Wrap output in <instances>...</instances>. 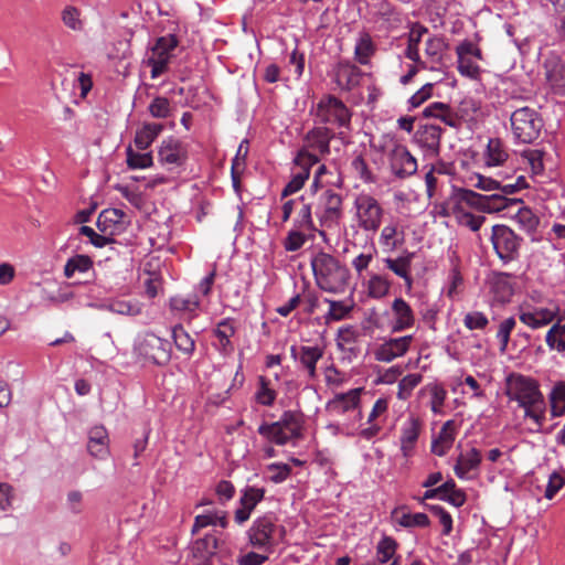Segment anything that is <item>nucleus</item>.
Listing matches in <instances>:
<instances>
[{
  "mask_svg": "<svg viewBox=\"0 0 565 565\" xmlns=\"http://www.w3.org/2000/svg\"><path fill=\"white\" fill-rule=\"evenodd\" d=\"M505 395L524 408V416L535 424L540 431L545 420L546 405L537 381L519 373H511L505 379Z\"/></svg>",
  "mask_w": 565,
  "mask_h": 565,
  "instance_id": "f257e3e1",
  "label": "nucleus"
},
{
  "mask_svg": "<svg viewBox=\"0 0 565 565\" xmlns=\"http://www.w3.org/2000/svg\"><path fill=\"white\" fill-rule=\"evenodd\" d=\"M311 267L317 286L330 294H340L347 289L350 280L349 269L338 258L319 252L311 258Z\"/></svg>",
  "mask_w": 565,
  "mask_h": 565,
  "instance_id": "f03ea898",
  "label": "nucleus"
},
{
  "mask_svg": "<svg viewBox=\"0 0 565 565\" xmlns=\"http://www.w3.org/2000/svg\"><path fill=\"white\" fill-rule=\"evenodd\" d=\"M303 415L300 412L286 411L278 422L262 424L258 427V433L269 441L284 446L303 437Z\"/></svg>",
  "mask_w": 565,
  "mask_h": 565,
  "instance_id": "7ed1b4c3",
  "label": "nucleus"
},
{
  "mask_svg": "<svg viewBox=\"0 0 565 565\" xmlns=\"http://www.w3.org/2000/svg\"><path fill=\"white\" fill-rule=\"evenodd\" d=\"M354 220L359 230L375 234L384 220L385 210L370 193H360L353 201Z\"/></svg>",
  "mask_w": 565,
  "mask_h": 565,
  "instance_id": "20e7f679",
  "label": "nucleus"
},
{
  "mask_svg": "<svg viewBox=\"0 0 565 565\" xmlns=\"http://www.w3.org/2000/svg\"><path fill=\"white\" fill-rule=\"evenodd\" d=\"M510 121L515 139L523 143L535 141L544 127L541 115L526 106L515 109L511 114Z\"/></svg>",
  "mask_w": 565,
  "mask_h": 565,
  "instance_id": "39448f33",
  "label": "nucleus"
},
{
  "mask_svg": "<svg viewBox=\"0 0 565 565\" xmlns=\"http://www.w3.org/2000/svg\"><path fill=\"white\" fill-rule=\"evenodd\" d=\"M135 353L145 362L166 365L171 359V345L154 333H146L135 345Z\"/></svg>",
  "mask_w": 565,
  "mask_h": 565,
  "instance_id": "423d86ee",
  "label": "nucleus"
},
{
  "mask_svg": "<svg viewBox=\"0 0 565 565\" xmlns=\"http://www.w3.org/2000/svg\"><path fill=\"white\" fill-rule=\"evenodd\" d=\"M279 533L281 537L285 534L282 526H277L276 519L266 514L257 518L248 530L249 543L256 548L269 550L277 541L276 536Z\"/></svg>",
  "mask_w": 565,
  "mask_h": 565,
  "instance_id": "0eeeda50",
  "label": "nucleus"
},
{
  "mask_svg": "<svg viewBox=\"0 0 565 565\" xmlns=\"http://www.w3.org/2000/svg\"><path fill=\"white\" fill-rule=\"evenodd\" d=\"M316 118L320 124H329L337 127H349L351 111L339 98L328 95L317 104Z\"/></svg>",
  "mask_w": 565,
  "mask_h": 565,
  "instance_id": "6e6552de",
  "label": "nucleus"
},
{
  "mask_svg": "<svg viewBox=\"0 0 565 565\" xmlns=\"http://www.w3.org/2000/svg\"><path fill=\"white\" fill-rule=\"evenodd\" d=\"M491 241L501 260L509 263L518 258L522 238L510 227L505 225H494L492 227Z\"/></svg>",
  "mask_w": 565,
  "mask_h": 565,
  "instance_id": "1a4fd4ad",
  "label": "nucleus"
},
{
  "mask_svg": "<svg viewBox=\"0 0 565 565\" xmlns=\"http://www.w3.org/2000/svg\"><path fill=\"white\" fill-rule=\"evenodd\" d=\"M459 203L467 204L487 213L500 212L509 206V200L502 194L482 195L472 190L462 189L458 192Z\"/></svg>",
  "mask_w": 565,
  "mask_h": 565,
  "instance_id": "9d476101",
  "label": "nucleus"
},
{
  "mask_svg": "<svg viewBox=\"0 0 565 565\" xmlns=\"http://www.w3.org/2000/svg\"><path fill=\"white\" fill-rule=\"evenodd\" d=\"M319 160L320 159L316 154L309 153L306 149L299 150L294 160L295 167L298 171L292 172V178L284 188L281 198H287L298 192L308 180L311 167L317 164Z\"/></svg>",
  "mask_w": 565,
  "mask_h": 565,
  "instance_id": "9b49d317",
  "label": "nucleus"
},
{
  "mask_svg": "<svg viewBox=\"0 0 565 565\" xmlns=\"http://www.w3.org/2000/svg\"><path fill=\"white\" fill-rule=\"evenodd\" d=\"M342 196L333 190H326L319 198V211L317 215L322 226L337 225L342 217Z\"/></svg>",
  "mask_w": 565,
  "mask_h": 565,
  "instance_id": "f8f14e48",
  "label": "nucleus"
},
{
  "mask_svg": "<svg viewBox=\"0 0 565 565\" xmlns=\"http://www.w3.org/2000/svg\"><path fill=\"white\" fill-rule=\"evenodd\" d=\"M177 45L178 40L171 34L161 36L157 40L152 47V54L148 58V64L151 66L152 78H157L167 71L171 52L177 47Z\"/></svg>",
  "mask_w": 565,
  "mask_h": 565,
  "instance_id": "ddd939ff",
  "label": "nucleus"
},
{
  "mask_svg": "<svg viewBox=\"0 0 565 565\" xmlns=\"http://www.w3.org/2000/svg\"><path fill=\"white\" fill-rule=\"evenodd\" d=\"M441 134L443 129L439 126L423 125L414 134V141L425 152V156L438 157Z\"/></svg>",
  "mask_w": 565,
  "mask_h": 565,
  "instance_id": "4468645a",
  "label": "nucleus"
},
{
  "mask_svg": "<svg viewBox=\"0 0 565 565\" xmlns=\"http://www.w3.org/2000/svg\"><path fill=\"white\" fill-rule=\"evenodd\" d=\"M412 342L413 335H404L385 340L374 350V358L379 362H392L396 358L406 354L411 348Z\"/></svg>",
  "mask_w": 565,
  "mask_h": 565,
  "instance_id": "2eb2a0df",
  "label": "nucleus"
},
{
  "mask_svg": "<svg viewBox=\"0 0 565 565\" xmlns=\"http://www.w3.org/2000/svg\"><path fill=\"white\" fill-rule=\"evenodd\" d=\"M379 243L384 250L394 252L405 244V226L397 217H391L382 227Z\"/></svg>",
  "mask_w": 565,
  "mask_h": 565,
  "instance_id": "dca6fc26",
  "label": "nucleus"
},
{
  "mask_svg": "<svg viewBox=\"0 0 565 565\" xmlns=\"http://www.w3.org/2000/svg\"><path fill=\"white\" fill-rule=\"evenodd\" d=\"M334 137L331 129L318 126L309 130L305 137V147L309 153L326 156L330 153V141Z\"/></svg>",
  "mask_w": 565,
  "mask_h": 565,
  "instance_id": "f3484780",
  "label": "nucleus"
},
{
  "mask_svg": "<svg viewBox=\"0 0 565 565\" xmlns=\"http://www.w3.org/2000/svg\"><path fill=\"white\" fill-rule=\"evenodd\" d=\"M291 358L299 362L301 367L307 371L308 377L313 380L317 377V363L322 359L324 350L318 345H301L290 348Z\"/></svg>",
  "mask_w": 565,
  "mask_h": 565,
  "instance_id": "a211bd4d",
  "label": "nucleus"
},
{
  "mask_svg": "<svg viewBox=\"0 0 565 565\" xmlns=\"http://www.w3.org/2000/svg\"><path fill=\"white\" fill-rule=\"evenodd\" d=\"M392 172L398 178L414 174L417 170V161L409 151L401 145L395 146L390 153Z\"/></svg>",
  "mask_w": 565,
  "mask_h": 565,
  "instance_id": "6ab92c4d",
  "label": "nucleus"
},
{
  "mask_svg": "<svg viewBox=\"0 0 565 565\" xmlns=\"http://www.w3.org/2000/svg\"><path fill=\"white\" fill-rule=\"evenodd\" d=\"M448 50V43L440 35H429L425 41V58L430 71H438L445 65L444 57Z\"/></svg>",
  "mask_w": 565,
  "mask_h": 565,
  "instance_id": "aec40b11",
  "label": "nucleus"
},
{
  "mask_svg": "<svg viewBox=\"0 0 565 565\" xmlns=\"http://www.w3.org/2000/svg\"><path fill=\"white\" fill-rule=\"evenodd\" d=\"M429 33L428 28L419 22H412L406 34V49L404 56L412 62H419L423 66V57L419 53V45L423 38Z\"/></svg>",
  "mask_w": 565,
  "mask_h": 565,
  "instance_id": "412c9836",
  "label": "nucleus"
},
{
  "mask_svg": "<svg viewBox=\"0 0 565 565\" xmlns=\"http://www.w3.org/2000/svg\"><path fill=\"white\" fill-rule=\"evenodd\" d=\"M423 427L422 420L416 416H409L401 428V451L405 458L412 456Z\"/></svg>",
  "mask_w": 565,
  "mask_h": 565,
  "instance_id": "4be33fe9",
  "label": "nucleus"
},
{
  "mask_svg": "<svg viewBox=\"0 0 565 565\" xmlns=\"http://www.w3.org/2000/svg\"><path fill=\"white\" fill-rule=\"evenodd\" d=\"M545 77L556 93L565 90V62L556 54H550L544 61Z\"/></svg>",
  "mask_w": 565,
  "mask_h": 565,
  "instance_id": "5701e85b",
  "label": "nucleus"
},
{
  "mask_svg": "<svg viewBox=\"0 0 565 565\" xmlns=\"http://www.w3.org/2000/svg\"><path fill=\"white\" fill-rule=\"evenodd\" d=\"M158 157L162 164L179 167L185 162L188 153L181 141L168 138L162 141L158 151Z\"/></svg>",
  "mask_w": 565,
  "mask_h": 565,
  "instance_id": "b1692460",
  "label": "nucleus"
},
{
  "mask_svg": "<svg viewBox=\"0 0 565 565\" xmlns=\"http://www.w3.org/2000/svg\"><path fill=\"white\" fill-rule=\"evenodd\" d=\"M333 76L341 89L351 90L360 84L362 71L348 62H340L334 66Z\"/></svg>",
  "mask_w": 565,
  "mask_h": 565,
  "instance_id": "393cba45",
  "label": "nucleus"
},
{
  "mask_svg": "<svg viewBox=\"0 0 565 565\" xmlns=\"http://www.w3.org/2000/svg\"><path fill=\"white\" fill-rule=\"evenodd\" d=\"M361 392L362 388H353L347 393L335 394V396L327 403V411L341 415L356 408L360 404Z\"/></svg>",
  "mask_w": 565,
  "mask_h": 565,
  "instance_id": "a878e982",
  "label": "nucleus"
},
{
  "mask_svg": "<svg viewBox=\"0 0 565 565\" xmlns=\"http://www.w3.org/2000/svg\"><path fill=\"white\" fill-rule=\"evenodd\" d=\"M394 315L393 331L398 332L414 326L415 317L411 306L402 298H396L392 305Z\"/></svg>",
  "mask_w": 565,
  "mask_h": 565,
  "instance_id": "bb28decb",
  "label": "nucleus"
},
{
  "mask_svg": "<svg viewBox=\"0 0 565 565\" xmlns=\"http://www.w3.org/2000/svg\"><path fill=\"white\" fill-rule=\"evenodd\" d=\"M481 452L477 448H470L461 452L454 467L455 473L460 479H469V472L477 470L481 463Z\"/></svg>",
  "mask_w": 565,
  "mask_h": 565,
  "instance_id": "cd10ccee",
  "label": "nucleus"
},
{
  "mask_svg": "<svg viewBox=\"0 0 565 565\" xmlns=\"http://www.w3.org/2000/svg\"><path fill=\"white\" fill-rule=\"evenodd\" d=\"M392 519L396 524L406 529L427 527L430 524L427 514L422 512L411 513L407 511L406 507H399L394 509L392 511Z\"/></svg>",
  "mask_w": 565,
  "mask_h": 565,
  "instance_id": "c85d7f7f",
  "label": "nucleus"
},
{
  "mask_svg": "<svg viewBox=\"0 0 565 565\" xmlns=\"http://www.w3.org/2000/svg\"><path fill=\"white\" fill-rule=\"evenodd\" d=\"M456 435L457 431L455 422L447 420L443 425L437 438H435L431 443V452L439 457L445 456L452 447Z\"/></svg>",
  "mask_w": 565,
  "mask_h": 565,
  "instance_id": "c756f323",
  "label": "nucleus"
},
{
  "mask_svg": "<svg viewBox=\"0 0 565 565\" xmlns=\"http://www.w3.org/2000/svg\"><path fill=\"white\" fill-rule=\"evenodd\" d=\"M108 434L104 426L90 428L88 433L87 449L93 457L104 458L108 454Z\"/></svg>",
  "mask_w": 565,
  "mask_h": 565,
  "instance_id": "7c9ffc66",
  "label": "nucleus"
},
{
  "mask_svg": "<svg viewBox=\"0 0 565 565\" xmlns=\"http://www.w3.org/2000/svg\"><path fill=\"white\" fill-rule=\"evenodd\" d=\"M424 117L427 118H437L452 128H458L460 126V118L457 114H455L450 106L444 103L435 102L428 105L423 110Z\"/></svg>",
  "mask_w": 565,
  "mask_h": 565,
  "instance_id": "2f4dec72",
  "label": "nucleus"
},
{
  "mask_svg": "<svg viewBox=\"0 0 565 565\" xmlns=\"http://www.w3.org/2000/svg\"><path fill=\"white\" fill-rule=\"evenodd\" d=\"M520 320L532 329H537L551 323L555 318V312L547 308H535L533 310H521Z\"/></svg>",
  "mask_w": 565,
  "mask_h": 565,
  "instance_id": "473e14b6",
  "label": "nucleus"
},
{
  "mask_svg": "<svg viewBox=\"0 0 565 565\" xmlns=\"http://www.w3.org/2000/svg\"><path fill=\"white\" fill-rule=\"evenodd\" d=\"M213 334L217 338V349L223 354L232 353L234 348L231 343V338L235 334V328L231 319H224L217 323L213 331Z\"/></svg>",
  "mask_w": 565,
  "mask_h": 565,
  "instance_id": "72a5a7b5",
  "label": "nucleus"
},
{
  "mask_svg": "<svg viewBox=\"0 0 565 565\" xmlns=\"http://www.w3.org/2000/svg\"><path fill=\"white\" fill-rule=\"evenodd\" d=\"M163 130V125L158 122H147L137 130L135 145L139 150H146L156 140Z\"/></svg>",
  "mask_w": 565,
  "mask_h": 565,
  "instance_id": "f704fd0d",
  "label": "nucleus"
},
{
  "mask_svg": "<svg viewBox=\"0 0 565 565\" xmlns=\"http://www.w3.org/2000/svg\"><path fill=\"white\" fill-rule=\"evenodd\" d=\"M217 550V539L207 534L202 539H198L192 543L191 552L194 558L200 561H207L212 557Z\"/></svg>",
  "mask_w": 565,
  "mask_h": 565,
  "instance_id": "c9c22d12",
  "label": "nucleus"
},
{
  "mask_svg": "<svg viewBox=\"0 0 565 565\" xmlns=\"http://www.w3.org/2000/svg\"><path fill=\"white\" fill-rule=\"evenodd\" d=\"M413 254H407L406 256H399L395 259L387 258L385 259L386 267L392 270L395 275L403 278L408 288L413 285V278L411 276V263H412Z\"/></svg>",
  "mask_w": 565,
  "mask_h": 565,
  "instance_id": "e433bc0d",
  "label": "nucleus"
},
{
  "mask_svg": "<svg viewBox=\"0 0 565 565\" xmlns=\"http://www.w3.org/2000/svg\"><path fill=\"white\" fill-rule=\"evenodd\" d=\"M546 343L551 349L558 352L565 351V311L546 333Z\"/></svg>",
  "mask_w": 565,
  "mask_h": 565,
  "instance_id": "4c0bfd02",
  "label": "nucleus"
},
{
  "mask_svg": "<svg viewBox=\"0 0 565 565\" xmlns=\"http://www.w3.org/2000/svg\"><path fill=\"white\" fill-rule=\"evenodd\" d=\"M125 216V213L118 209L104 210L97 218V227L100 232L113 235V227L117 224H121Z\"/></svg>",
  "mask_w": 565,
  "mask_h": 565,
  "instance_id": "58836bf2",
  "label": "nucleus"
},
{
  "mask_svg": "<svg viewBox=\"0 0 565 565\" xmlns=\"http://www.w3.org/2000/svg\"><path fill=\"white\" fill-rule=\"evenodd\" d=\"M324 301L329 305V311L324 316L326 322L330 321H340L349 316L354 307V302L352 299L349 300H331L324 299Z\"/></svg>",
  "mask_w": 565,
  "mask_h": 565,
  "instance_id": "ea45409f",
  "label": "nucleus"
},
{
  "mask_svg": "<svg viewBox=\"0 0 565 565\" xmlns=\"http://www.w3.org/2000/svg\"><path fill=\"white\" fill-rule=\"evenodd\" d=\"M94 262L88 255L77 254L67 259L64 266V275L71 278L75 273H87L93 268Z\"/></svg>",
  "mask_w": 565,
  "mask_h": 565,
  "instance_id": "a19ab883",
  "label": "nucleus"
},
{
  "mask_svg": "<svg viewBox=\"0 0 565 565\" xmlns=\"http://www.w3.org/2000/svg\"><path fill=\"white\" fill-rule=\"evenodd\" d=\"M172 338L177 349L180 352L188 356H191L193 354L195 349V341L181 324L173 327Z\"/></svg>",
  "mask_w": 565,
  "mask_h": 565,
  "instance_id": "79ce46f5",
  "label": "nucleus"
},
{
  "mask_svg": "<svg viewBox=\"0 0 565 565\" xmlns=\"http://www.w3.org/2000/svg\"><path fill=\"white\" fill-rule=\"evenodd\" d=\"M486 159L488 166H499L508 159V152L500 139L492 138L489 140L487 145Z\"/></svg>",
  "mask_w": 565,
  "mask_h": 565,
  "instance_id": "37998d69",
  "label": "nucleus"
},
{
  "mask_svg": "<svg viewBox=\"0 0 565 565\" xmlns=\"http://www.w3.org/2000/svg\"><path fill=\"white\" fill-rule=\"evenodd\" d=\"M454 215L456 217L457 223L460 226L467 227V228L471 230L472 232L479 231L486 221L484 216L475 215L470 212H467L462 209L461 205H459L455 209Z\"/></svg>",
  "mask_w": 565,
  "mask_h": 565,
  "instance_id": "c03bdc74",
  "label": "nucleus"
},
{
  "mask_svg": "<svg viewBox=\"0 0 565 565\" xmlns=\"http://www.w3.org/2000/svg\"><path fill=\"white\" fill-rule=\"evenodd\" d=\"M515 221L526 233H534L539 226V216L526 206L519 207L515 214Z\"/></svg>",
  "mask_w": 565,
  "mask_h": 565,
  "instance_id": "a18cd8bd",
  "label": "nucleus"
},
{
  "mask_svg": "<svg viewBox=\"0 0 565 565\" xmlns=\"http://www.w3.org/2000/svg\"><path fill=\"white\" fill-rule=\"evenodd\" d=\"M106 308L114 313L124 316H138L141 313V306L137 301L113 299L106 305Z\"/></svg>",
  "mask_w": 565,
  "mask_h": 565,
  "instance_id": "49530a36",
  "label": "nucleus"
},
{
  "mask_svg": "<svg viewBox=\"0 0 565 565\" xmlns=\"http://www.w3.org/2000/svg\"><path fill=\"white\" fill-rule=\"evenodd\" d=\"M354 53L359 63L366 64L369 62V58L374 53L373 41L369 33L363 32L360 34Z\"/></svg>",
  "mask_w": 565,
  "mask_h": 565,
  "instance_id": "de8ad7c7",
  "label": "nucleus"
},
{
  "mask_svg": "<svg viewBox=\"0 0 565 565\" xmlns=\"http://www.w3.org/2000/svg\"><path fill=\"white\" fill-rule=\"evenodd\" d=\"M360 333L352 327L340 328L337 334V345L342 351H353Z\"/></svg>",
  "mask_w": 565,
  "mask_h": 565,
  "instance_id": "09e8293b",
  "label": "nucleus"
},
{
  "mask_svg": "<svg viewBox=\"0 0 565 565\" xmlns=\"http://www.w3.org/2000/svg\"><path fill=\"white\" fill-rule=\"evenodd\" d=\"M294 227L309 233L317 230L312 220L311 205L309 203H303L301 209L298 211L294 220Z\"/></svg>",
  "mask_w": 565,
  "mask_h": 565,
  "instance_id": "8fccbe9b",
  "label": "nucleus"
},
{
  "mask_svg": "<svg viewBox=\"0 0 565 565\" xmlns=\"http://www.w3.org/2000/svg\"><path fill=\"white\" fill-rule=\"evenodd\" d=\"M422 381L423 375L419 373H412L404 376L398 382L397 397L402 401L407 399L412 395L413 390L419 385Z\"/></svg>",
  "mask_w": 565,
  "mask_h": 565,
  "instance_id": "3c124183",
  "label": "nucleus"
},
{
  "mask_svg": "<svg viewBox=\"0 0 565 565\" xmlns=\"http://www.w3.org/2000/svg\"><path fill=\"white\" fill-rule=\"evenodd\" d=\"M127 166L130 169H146L152 166L153 159L150 152L139 153L129 146L126 150Z\"/></svg>",
  "mask_w": 565,
  "mask_h": 565,
  "instance_id": "603ef678",
  "label": "nucleus"
},
{
  "mask_svg": "<svg viewBox=\"0 0 565 565\" xmlns=\"http://www.w3.org/2000/svg\"><path fill=\"white\" fill-rule=\"evenodd\" d=\"M397 542L391 536H383L377 543L376 555L377 561L382 564L387 563L395 554Z\"/></svg>",
  "mask_w": 565,
  "mask_h": 565,
  "instance_id": "864d4df0",
  "label": "nucleus"
},
{
  "mask_svg": "<svg viewBox=\"0 0 565 565\" xmlns=\"http://www.w3.org/2000/svg\"><path fill=\"white\" fill-rule=\"evenodd\" d=\"M64 25L73 31L83 30L84 23L81 19V11L76 7L67 6L61 13Z\"/></svg>",
  "mask_w": 565,
  "mask_h": 565,
  "instance_id": "5fc2aeb1",
  "label": "nucleus"
},
{
  "mask_svg": "<svg viewBox=\"0 0 565 565\" xmlns=\"http://www.w3.org/2000/svg\"><path fill=\"white\" fill-rule=\"evenodd\" d=\"M258 382L259 387L255 394L257 403L264 406H271L277 396L276 391L269 387V381L266 377L259 376Z\"/></svg>",
  "mask_w": 565,
  "mask_h": 565,
  "instance_id": "6e6d98bb",
  "label": "nucleus"
},
{
  "mask_svg": "<svg viewBox=\"0 0 565 565\" xmlns=\"http://www.w3.org/2000/svg\"><path fill=\"white\" fill-rule=\"evenodd\" d=\"M390 290V282L386 278L380 275H373L367 282V294L370 297L380 299L387 295Z\"/></svg>",
  "mask_w": 565,
  "mask_h": 565,
  "instance_id": "4d7b16f0",
  "label": "nucleus"
},
{
  "mask_svg": "<svg viewBox=\"0 0 565 565\" xmlns=\"http://www.w3.org/2000/svg\"><path fill=\"white\" fill-rule=\"evenodd\" d=\"M148 110L152 117L164 119L171 115L172 107L167 97L158 96L149 104Z\"/></svg>",
  "mask_w": 565,
  "mask_h": 565,
  "instance_id": "13d9d810",
  "label": "nucleus"
},
{
  "mask_svg": "<svg viewBox=\"0 0 565 565\" xmlns=\"http://www.w3.org/2000/svg\"><path fill=\"white\" fill-rule=\"evenodd\" d=\"M306 232L307 231L295 228V227L291 231H289L288 235L286 236V238L284 241L285 249L287 252L299 250L308 239Z\"/></svg>",
  "mask_w": 565,
  "mask_h": 565,
  "instance_id": "bf43d9fd",
  "label": "nucleus"
},
{
  "mask_svg": "<svg viewBox=\"0 0 565 565\" xmlns=\"http://www.w3.org/2000/svg\"><path fill=\"white\" fill-rule=\"evenodd\" d=\"M552 415L559 416L565 411V383H558L551 394Z\"/></svg>",
  "mask_w": 565,
  "mask_h": 565,
  "instance_id": "052dcab7",
  "label": "nucleus"
},
{
  "mask_svg": "<svg viewBox=\"0 0 565 565\" xmlns=\"http://www.w3.org/2000/svg\"><path fill=\"white\" fill-rule=\"evenodd\" d=\"M265 489L248 487L245 489L242 498L241 504L245 505L249 510H254L258 502H260L264 498Z\"/></svg>",
  "mask_w": 565,
  "mask_h": 565,
  "instance_id": "680f3d73",
  "label": "nucleus"
},
{
  "mask_svg": "<svg viewBox=\"0 0 565 565\" xmlns=\"http://www.w3.org/2000/svg\"><path fill=\"white\" fill-rule=\"evenodd\" d=\"M270 472L269 479L275 483L284 482L291 475V468L287 463L275 462L267 466Z\"/></svg>",
  "mask_w": 565,
  "mask_h": 565,
  "instance_id": "e2e57ef3",
  "label": "nucleus"
},
{
  "mask_svg": "<svg viewBox=\"0 0 565 565\" xmlns=\"http://www.w3.org/2000/svg\"><path fill=\"white\" fill-rule=\"evenodd\" d=\"M429 392H430V395H431L430 408H431L433 413L439 414L441 412V408H443L444 403L446 401L447 392L439 384L430 385L429 386Z\"/></svg>",
  "mask_w": 565,
  "mask_h": 565,
  "instance_id": "0e129e2a",
  "label": "nucleus"
},
{
  "mask_svg": "<svg viewBox=\"0 0 565 565\" xmlns=\"http://www.w3.org/2000/svg\"><path fill=\"white\" fill-rule=\"evenodd\" d=\"M387 411L388 399L385 397L379 398L374 403L372 411L367 416V422L384 424Z\"/></svg>",
  "mask_w": 565,
  "mask_h": 565,
  "instance_id": "69168bd1",
  "label": "nucleus"
},
{
  "mask_svg": "<svg viewBox=\"0 0 565 565\" xmlns=\"http://www.w3.org/2000/svg\"><path fill=\"white\" fill-rule=\"evenodd\" d=\"M458 71L463 76L477 78L480 73V67L471 57L458 55Z\"/></svg>",
  "mask_w": 565,
  "mask_h": 565,
  "instance_id": "338daca9",
  "label": "nucleus"
},
{
  "mask_svg": "<svg viewBox=\"0 0 565 565\" xmlns=\"http://www.w3.org/2000/svg\"><path fill=\"white\" fill-rule=\"evenodd\" d=\"M523 158L526 160L534 174H540L544 170L543 152L537 149L525 150Z\"/></svg>",
  "mask_w": 565,
  "mask_h": 565,
  "instance_id": "774afa93",
  "label": "nucleus"
}]
</instances>
